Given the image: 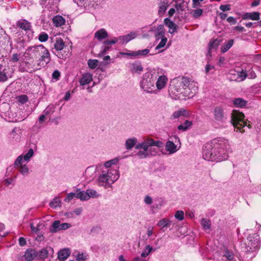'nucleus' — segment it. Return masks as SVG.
<instances>
[{
    "label": "nucleus",
    "instance_id": "nucleus-1",
    "mask_svg": "<svg viewBox=\"0 0 261 261\" xmlns=\"http://www.w3.org/2000/svg\"><path fill=\"white\" fill-rule=\"evenodd\" d=\"M231 152L229 142L224 138H217L206 144L203 149V158L212 162H222L228 158Z\"/></svg>",
    "mask_w": 261,
    "mask_h": 261
},
{
    "label": "nucleus",
    "instance_id": "nucleus-2",
    "mask_svg": "<svg viewBox=\"0 0 261 261\" xmlns=\"http://www.w3.org/2000/svg\"><path fill=\"white\" fill-rule=\"evenodd\" d=\"M118 158L98 164L97 185L105 188L111 187L119 178V171L114 166L117 164Z\"/></svg>",
    "mask_w": 261,
    "mask_h": 261
},
{
    "label": "nucleus",
    "instance_id": "nucleus-3",
    "mask_svg": "<svg viewBox=\"0 0 261 261\" xmlns=\"http://www.w3.org/2000/svg\"><path fill=\"white\" fill-rule=\"evenodd\" d=\"M24 56L28 59L34 60L39 58L37 64L34 63L33 67L28 69L30 72L40 69L50 61L49 51L42 44L29 47L25 51Z\"/></svg>",
    "mask_w": 261,
    "mask_h": 261
},
{
    "label": "nucleus",
    "instance_id": "nucleus-4",
    "mask_svg": "<svg viewBox=\"0 0 261 261\" xmlns=\"http://www.w3.org/2000/svg\"><path fill=\"white\" fill-rule=\"evenodd\" d=\"M170 91L179 98L181 96L192 97L197 90V83L186 77L174 79L171 83Z\"/></svg>",
    "mask_w": 261,
    "mask_h": 261
},
{
    "label": "nucleus",
    "instance_id": "nucleus-5",
    "mask_svg": "<svg viewBox=\"0 0 261 261\" xmlns=\"http://www.w3.org/2000/svg\"><path fill=\"white\" fill-rule=\"evenodd\" d=\"M163 146L164 144L162 141L147 138L136 145L135 148L139 150L136 155L140 159L160 154V148Z\"/></svg>",
    "mask_w": 261,
    "mask_h": 261
},
{
    "label": "nucleus",
    "instance_id": "nucleus-6",
    "mask_svg": "<svg viewBox=\"0 0 261 261\" xmlns=\"http://www.w3.org/2000/svg\"><path fill=\"white\" fill-rule=\"evenodd\" d=\"M160 71L161 68H154L143 75L140 84L144 91L148 93H155V82Z\"/></svg>",
    "mask_w": 261,
    "mask_h": 261
},
{
    "label": "nucleus",
    "instance_id": "nucleus-7",
    "mask_svg": "<svg viewBox=\"0 0 261 261\" xmlns=\"http://www.w3.org/2000/svg\"><path fill=\"white\" fill-rule=\"evenodd\" d=\"M33 155V149H30L27 153L18 156L15 162V168L23 176H27L29 174L30 170L27 164Z\"/></svg>",
    "mask_w": 261,
    "mask_h": 261
},
{
    "label": "nucleus",
    "instance_id": "nucleus-8",
    "mask_svg": "<svg viewBox=\"0 0 261 261\" xmlns=\"http://www.w3.org/2000/svg\"><path fill=\"white\" fill-rule=\"evenodd\" d=\"M232 123L236 131L243 133V128L247 126V123L244 120V115L239 111L234 110L231 114Z\"/></svg>",
    "mask_w": 261,
    "mask_h": 261
},
{
    "label": "nucleus",
    "instance_id": "nucleus-9",
    "mask_svg": "<svg viewBox=\"0 0 261 261\" xmlns=\"http://www.w3.org/2000/svg\"><path fill=\"white\" fill-rule=\"evenodd\" d=\"M170 139L165 144L166 150L169 154H173L177 151L180 147L179 138L176 136L170 137Z\"/></svg>",
    "mask_w": 261,
    "mask_h": 261
},
{
    "label": "nucleus",
    "instance_id": "nucleus-10",
    "mask_svg": "<svg viewBox=\"0 0 261 261\" xmlns=\"http://www.w3.org/2000/svg\"><path fill=\"white\" fill-rule=\"evenodd\" d=\"M164 72L163 69L161 68V71L159 73V76L155 82V94H157L164 89L167 85L168 79L166 75L164 74Z\"/></svg>",
    "mask_w": 261,
    "mask_h": 261
},
{
    "label": "nucleus",
    "instance_id": "nucleus-11",
    "mask_svg": "<svg viewBox=\"0 0 261 261\" xmlns=\"http://www.w3.org/2000/svg\"><path fill=\"white\" fill-rule=\"evenodd\" d=\"M141 31H147L148 32H153L155 41L157 42L162 37H165V30L164 25L162 24L159 25L157 27L154 26L146 27L141 30Z\"/></svg>",
    "mask_w": 261,
    "mask_h": 261
},
{
    "label": "nucleus",
    "instance_id": "nucleus-12",
    "mask_svg": "<svg viewBox=\"0 0 261 261\" xmlns=\"http://www.w3.org/2000/svg\"><path fill=\"white\" fill-rule=\"evenodd\" d=\"M246 70L236 71L231 70L229 73V78L231 81L241 82L244 81L247 77Z\"/></svg>",
    "mask_w": 261,
    "mask_h": 261
},
{
    "label": "nucleus",
    "instance_id": "nucleus-13",
    "mask_svg": "<svg viewBox=\"0 0 261 261\" xmlns=\"http://www.w3.org/2000/svg\"><path fill=\"white\" fill-rule=\"evenodd\" d=\"M14 72L13 68L9 66H3L0 64V82H5L11 77Z\"/></svg>",
    "mask_w": 261,
    "mask_h": 261
},
{
    "label": "nucleus",
    "instance_id": "nucleus-14",
    "mask_svg": "<svg viewBox=\"0 0 261 261\" xmlns=\"http://www.w3.org/2000/svg\"><path fill=\"white\" fill-rule=\"evenodd\" d=\"M71 226V224L68 223H61L60 221L56 220L54 221L50 231L51 232H57L61 230H64L68 229Z\"/></svg>",
    "mask_w": 261,
    "mask_h": 261
},
{
    "label": "nucleus",
    "instance_id": "nucleus-15",
    "mask_svg": "<svg viewBox=\"0 0 261 261\" xmlns=\"http://www.w3.org/2000/svg\"><path fill=\"white\" fill-rule=\"evenodd\" d=\"M259 236L257 234H253V235H250L247 238L248 240V247L249 249H258L260 246V241L259 240Z\"/></svg>",
    "mask_w": 261,
    "mask_h": 261
},
{
    "label": "nucleus",
    "instance_id": "nucleus-16",
    "mask_svg": "<svg viewBox=\"0 0 261 261\" xmlns=\"http://www.w3.org/2000/svg\"><path fill=\"white\" fill-rule=\"evenodd\" d=\"M30 226L32 232L34 234L39 233L40 230L44 227L43 222L39 219H36L31 222Z\"/></svg>",
    "mask_w": 261,
    "mask_h": 261
},
{
    "label": "nucleus",
    "instance_id": "nucleus-17",
    "mask_svg": "<svg viewBox=\"0 0 261 261\" xmlns=\"http://www.w3.org/2000/svg\"><path fill=\"white\" fill-rule=\"evenodd\" d=\"M214 115L215 120L219 122H223L226 119L224 110L221 107L218 106L215 108Z\"/></svg>",
    "mask_w": 261,
    "mask_h": 261
},
{
    "label": "nucleus",
    "instance_id": "nucleus-18",
    "mask_svg": "<svg viewBox=\"0 0 261 261\" xmlns=\"http://www.w3.org/2000/svg\"><path fill=\"white\" fill-rule=\"evenodd\" d=\"M98 164L96 166L88 167L85 170V175L89 181L93 180L96 177V173L98 174Z\"/></svg>",
    "mask_w": 261,
    "mask_h": 261
},
{
    "label": "nucleus",
    "instance_id": "nucleus-19",
    "mask_svg": "<svg viewBox=\"0 0 261 261\" xmlns=\"http://www.w3.org/2000/svg\"><path fill=\"white\" fill-rule=\"evenodd\" d=\"M10 106L8 103H3L0 105V113L3 117H8V118H5L8 121H14L15 120L10 116L11 112L9 111Z\"/></svg>",
    "mask_w": 261,
    "mask_h": 261
},
{
    "label": "nucleus",
    "instance_id": "nucleus-20",
    "mask_svg": "<svg viewBox=\"0 0 261 261\" xmlns=\"http://www.w3.org/2000/svg\"><path fill=\"white\" fill-rule=\"evenodd\" d=\"M137 35V32H132L127 35L119 36V40H120V44H123L127 43L130 40L135 39Z\"/></svg>",
    "mask_w": 261,
    "mask_h": 261
},
{
    "label": "nucleus",
    "instance_id": "nucleus-21",
    "mask_svg": "<svg viewBox=\"0 0 261 261\" xmlns=\"http://www.w3.org/2000/svg\"><path fill=\"white\" fill-rule=\"evenodd\" d=\"M38 256V252L33 249H27L24 253V258L26 261H32Z\"/></svg>",
    "mask_w": 261,
    "mask_h": 261
},
{
    "label": "nucleus",
    "instance_id": "nucleus-22",
    "mask_svg": "<svg viewBox=\"0 0 261 261\" xmlns=\"http://www.w3.org/2000/svg\"><path fill=\"white\" fill-rule=\"evenodd\" d=\"M171 224L174 225L175 223V222H173L172 221L170 220L169 219L165 218L161 219L158 222L156 225L160 227L162 230L165 231V229L169 227Z\"/></svg>",
    "mask_w": 261,
    "mask_h": 261
},
{
    "label": "nucleus",
    "instance_id": "nucleus-23",
    "mask_svg": "<svg viewBox=\"0 0 261 261\" xmlns=\"http://www.w3.org/2000/svg\"><path fill=\"white\" fill-rule=\"evenodd\" d=\"M164 22L165 25L168 28L169 33L173 34L176 32L177 27L173 21L169 18H166L164 19Z\"/></svg>",
    "mask_w": 261,
    "mask_h": 261
},
{
    "label": "nucleus",
    "instance_id": "nucleus-24",
    "mask_svg": "<svg viewBox=\"0 0 261 261\" xmlns=\"http://www.w3.org/2000/svg\"><path fill=\"white\" fill-rule=\"evenodd\" d=\"M190 115L189 113L184 109H180L175 111L171 115V119H174L180 117H188Z\"/></svg>",
    "mask_w": 261,
    "mask_h": 261
},
{
    "label": "nucleus",
    "instance_id": "nucleus-25",
    "mask_svg": "<svg viewBox=\"0 0 261 261\" xmlns=\"http://www.w3.org/2000/svg\"><path fill=\"white\" fill-rule=\"evenodd\" d=\"M129 68L133 73L140 74L143 70L141 63L138 62H135L130 64L129 65Z\"/></svg>",
    "mask_w": 261,
    "mask_h": 261
},
{
    "label": "nucleus",
    "instance_id": "nucleus-26",
    "mask_svg": "<svg viewBox=\"0 0 261 261\" xmlns=\"http://www.w3.org/2000/svg\"><path fill=\"white\" fill-rule=\"evenodd\" d=\"M93 80L92 74L87 72L83 74L80 80V83L81 86H85L89 84Z\"/></svg>",
    "mask_w": 261,
    "mask_h": 261
},
{
    "label": "nucleus",
    "instance_id": "nucleus-27",
    "mask_svg": "<svg viewBox=\"0 0 261 261\" xmlns=\"http://www.w3.org/2000/svg\"><path fill=\"white\" fill-rule=\"evenodd\" d=\"M21 130L19 127H15L9 134L10 138L18 141L21 138Z\"/></svg>",
    "mask_w": 261,
    "mask_h": 261
},
{
    "label": "nucleus",
    "instance_id": "nucleus-28",
    "mask_svg": "<svg viewBox=\"0 0 261 261\" xmlns=\"http://www.w3.org/2000/svg\"><path fill=\"white\" fill-rule=\"evenodd\" d=\"M70 250L68 248H64L61 250L58 254V257L60 260H65L70 254Z\"/></svg>",
    "mask_w": 261,
    "mask_h": 261
},
{
    "label": "nucleus",
    "instance_id": "nucleus-29",
    "mask_svg": "<svg viewBox=\"0 0 261 261\" xmlns=\"http://www.w3.org/2000/svg\"><path fill=\"white\" fill-rule=\"evenodd\" d=\"M243 19H250L253 20H258L259 19V13L257 12H247L243 15Z\"/></svg>",
    "mask_w": 261,
    "mask_h": 261
},
{
    "label": "nucleus",
    "instance_id": "nucleus-30",
    "mask_svg": "<svg viewBox=\"0 0 261 261\" xmlns=\"http://www.w3.org/2000/svg\"><path fill=\"white\" fill-rule=\"evenodd\" d=\"M108 36V34L105 29H101L96 31L94 34L95 39L99 41H101L106 38Z\"/></svg>",
    "mask_w": 261,
    "mask_h": 261
},
{
    "label": "nucleus",
    "instance_id": "nucleus-31",
    "mask_svg": "<svg viewBox=\"0 0 261 261\" xmlns=\"http://www.w3.org/2000/svg\"><path fill=\"white\" fill-rule=\"evenodd\" d=\"M138 140L135 137L127 139L125 143V148L127 150L132 149L137 144Z\"/></svg>",
    "mask_w": 261,
    "mask_h": 261
},
{
    "label": "nucleus",
    "instance_id": "nucleus-32",
    "mask_svg": "<svg viewBox=\"0 0 261 261\" xmlns=\"http://www.w3.org/2000/svg\"><path fill=\"white\" fill-rule=\"evenodd\" d=\"M54 25L56 27H61L65 23V19L60 15H56L53 19Z\"/></svg>",
    "mask_w": 261,
    "mask_h": 261
},
{
    "label": "nucleus",
    "instance_id": "nucleus-33",
    "mask_svg": "<svg viewBox=\"0 0 261 261\" xmlns=\"http://www.w3.org/2000/svg\"><path fill=\"white\" fill-rule=\"evenodd\" d=\"M55 49L58 51H61L63 49H66L65 43L61 38H57L54 44Z\"/></svg>",
    "mask_w": 261,
    "mask_h": 261
},
{
    "label": "nucleus",
    "instance_id": "nucleus-34",
    "mask_svg": "<svg viewBox=\"0 0 261 261\" xmlns=\"http://www.w3.org/2000/svg\"><path fill=\"white\" fill-rule=\"evenodd\" d=\"M17 25L21 29L24 30H28L31 28L30 23L24 19L18 21L17 22Z\"/></svg>",
    "mask_w": 261,
    "mask_h": 261
},
{
    "label": "nucleus",
    "instance_id": "nucleus-35",
    "mask_svg": "<svg viewBox=\"0 0 261 261\" xmlns=\"http://www.w3.org/2000/svg\"><path fill=\"white\" fill-rule=\"evenodd\" d=\"M87 190L86 191H81L77 189L76 192V198L80 199L82 201L88 200V197L87 196Z\"/></svg>",
    "mask_w": 261,
    "mask_h": 261
},
{
    "label": "nucleus",
    "instance_id": "nucleus-36",
    "mask_svg": "<svg viewBox=\"0 0 261 261\" xmlns=\"http://www.w3.org/2000/svg\"><path fill=\"white\" fill-rule=\"evenodd\" d=\"M233 104L238 108H243L247 105V101L242 98H237L233 100Z\"/></svg>",
    "mask_w": 261,
    "mask_h": 261
},
{
    "label": "nucleus",
    "instance_id": "nucleus-37",
    "mask_svg": "<svg viewBox=\"0 0 261 261\" xmlns=\"http://www.w3.org/2000/svg\"><path fill=\"white\" fill-rule=\"evenodd\" d=\"M201 225L202 226L203 229L205 231H210L211 226V221L206 218H203L201 221Z\"/></svg>",
    "mask_w": 261,
    "mask_h": 261
},
{
    "label": "nucleus",
    "instance_id": "nucleus-38",
    "mask_svg": "<svg viewBox=\"0 0 261 261\" xmlns=\"http://www.w3.org/2000/svg\"><path fill=\"white\" fill-rule=\"evenodd\" d=\"M234 40L233 39L229 40L227 42L225 43L221 47V52L224 53L229 50L233 45Z\"/></svg>",
    "mask_w": 261,
    "mask_h": 261
},
{
    "label": "nucleus",
    "instance_id": "nucleus-39",
    "mask_svg": "<svg viewBox=\"0 0 261 261\" xmlns=\"http://www.w3.org/2000/svg\"><path fill=\"white\" fill-rule=\"evenodd\" d=\"M149 53V49L145 48L142 50H138L137 51H134V59L136 58H140L146 56Z\"/></svg>",
    "mask_w": 261,
    "mask_h": 261
},
{
    "label": "nucleus",
    "instance_id": "nucleus-40",
    "mask_svg": "<svg viewBox=\"0 0 261 261\" xmlns=\"http://www.w3.org/2000/svg\"><path fill=\"white\" fill-rule=\"evenodd\" d=\"M192 124V122L189 121V120H186L184 123L181 124L177 126L178 129L182 131H186L189 128H190Z\"/></svg>",
    "mask_w": 261,
    "mask_h": 261
},
{
    "label": "nucleus",
    "instance_id": "nucleus-41",
    "mask_svg": "<svg viewBox=\"0 0 261 261\" xmlns=\"http://www.w3.org/2000/svg\"><path fill=\"white\" fill-rule=\"evenodd\" d=\"M87 194L88 197V200L90 198H96L100 196V194L94 189H87Z\"/></svg>",
    "mask_w": 261,
    "mask_h": 261
},
{
    "label": "nucleus",
    "instance_id": "nucleus-42",
    "mask_svg": "<svg viewBox=\"0 0 261 261\" xmlns=\"http://www.w3.org/2000/svg\"><path fill=\"white\" fill-rule=\"evenodd\" d=\"M219 41L217 39L210 41L208 45L209 54H210L213 49H216L219 45Z\"/></svg>",
    "mask_w": 261,
    "mask_h": 261
},
{
    "label": "nucleus",
    "instance_id": "nucleus-43",
    "mask_svg": "<svg viewBox=\"0 0 261 261\" xmlns=\"http://www.w3.org/2000/svg\"><path fill=\"white\" fill-rule=\"evenodd\" d=\"M48 251L46 248H43L38 252V259H44L48 256Z\"/></svg>",
    "mask_w": 261,
    "mask_h": 261
},
{
    "label": "nucleus",
    "instance_id": "nucleus-44",
    "mask_svg": "<svg viewBox=\"0 0 261 261\" xmlns=\"http://www.w3.org/2000/svg\"><path fill=\"white\" fill-rule=\"evenodd\" d=\"M153 248L150 245H148L146 246L141 254V257H145L148 256L151 252Z\"/></svg>",
    "mask_w": 261,
    "mask_h": 261
},
{
    "label": "nucleus",
    "instance_id": "nucleus-45",
    "mask_svg": "<svg viewBox=\"0 0 261 261\" xmlns=\"http://www.w3.org/2000/svg\"><path fill=\"white\" fill-rule=\"evenodd\" d=\"M91 1H74L76 5L80 7H83L85 10H89L90 2Z\"/></svg>",
    "mask_w": 261,
    "mask_h": 261
},
{
    "label": "nucleus",
    "instance_id": "nucleus-46",
    "mask_svg": "<svg viewBox=\"0 0 261 261\" xmlns=\"http://www.w3.org/2000/svg\"><path fill=\"white\" fill-rule=\"evenodd\" d=\"M160 42L156 46L155 49L156 50L160 49L161 48H163L165 46L167 42V38L166 37H162L160 39Z\"/></svg>",
    "mask_w": 261,
    "mask_h": 261
},
{
    "label": "nucleus",
    "instance_id": "nucleus-47",
    "mask_svg": "<svg viewBox=\"0 0 261 261\" xmlns=\"http://www.w3.org/2000/svg\"><path fill=\"white\" fill-rule=\"evenodd\" d=\"M119 37H114L111 39H108L104 41V45H113L115 43H118L120 44V40H119Z\"/></svg>",
    "mask_w": 261,
    "mask_h": 261
},
{
    "label": "nucleus",
    "instance_id": "nucleus-48",
    "mask_svg": "<svg viewBox=\"0 0 261 261\" xmlns=\"http://www.w3.org/2000/svg\"><path fill=\"white\" fill-rule=\"evenodd\" d=\"M88 256L87 253L80 252L75 255V258L77 261H85L88 258Z\"/></svg>",
    "mask_w": 261,
    "mask_h": 261
},
{
    "label": "nucleus",
    "instance_id": "nucleus-49",
    "mask_svg": "<svg viewBox=\"0 0 261 261\" xmlns=\"http://www.w3.org/2000/svg\"><path fill=\"white\" fill-rule=\"evenodd\" d=\"M87 63L90 69H94L98 66V61L96 59H89Z\"/></svg>",
    "mask_w": 261,
    "mask_h": 261
},
{
    "label": "nucleus",
    "instance_id": "nucleus-50",
    "mask_svg": "<svg viewBox=\"0 0 261 261\" xmlns=\"http://www.w3.org/2000/svg\"><path fill=\"white\" fill-rule=\"evenodd\" d=\"M168 7V5L167 3H165V2H161L160 4L159 9V13L160 15L163 14L164 12L166 11Z\"/></svg>",
    "mask_w": 261,
    "mask_h": 261
},
{
    "label": "nucleus",
    "instance_id": "nucleus-51",
    "mask_svg": "<svg viewBox=\"0 0 261 261\" xmlns=\"http://www.w3.org/2000/svg\"><path fill=\"white\" fill-rule=\"evenodd\" d=\"M55 107L54 105L48 106L44 111L43 113L46 116H49L51 115L55 111Z\"/></svg>",
    "mask_w": 261,
    "mask_h": 261
},
{
    "label": "nucleus",
    "instance_id": "nucleus-52",
    "mask_svg": "<svg viewBox=\"0 0 261 261\" xmlns=\"http://www.w3.org/2000/svg\"><path fill=\"white\" fill-rule=\"evenodd\" d=\"M61 204V200L59 197L55 198L53 200L50 202L49 205L51 207L56 208L60 206Z\"/></svg>",
    "mask_w": 261,
    "mask_h": 261
},
{
    "label": "nucleus",
    "instance_id": "nucleus-53",
    "mask_svg": "<svg viewBox=\"0 0 261 261\" xmlns=\"http://www.w3.org/2000/svg\"><path fill=\"white\" fill-rule=\"evenodd\" d=\"M175 219L179 221H182L184 219V212L182 211H177L174 215Z\"/></svg>",
    "mask_w": 261,
    "mask_h": 261
},
{
    "label": "nucleus",
    "instance_id": "nucleus-54",
    "mask_svg": "<svg viewBox=\"0 0 261 261\" xmlns=\"http://www.w3.org/2000/svg\"><path fill=\"white\" fill-rule=\"evenodd\" d=\"M48 39V35L44 32L41 33L38 36V39L40 42L46 41Z\"/></svg>",
    "mask_w": 261,
    "mask_h": 261
},
{
    "label": "nucleus",
    "instance_id": "nucleus-55",
    "mask_svg": "<svg viewBox=\"0 0 261 261\" xmlns=\"http://www.w3.org/2000/svg\"><path fill=\"white\" fill-rule=\"evenodd\" d=\"M203 13V10L201 9H196L192 11L193 16L195 18H197L200 17Z\"/></svg>",
    "mask_w": 261,
    "mask_h": 261
},
{
    "label": "nucleus",
    "instance_id": "nucleus-56",
    "mask_svg": "<svg viewBox=\"0 0 261 261\" xmlns=\"http://www.w3.org/2000/svg\"><path fill=\"white\" fill-rule=\"evenodd\" d=\"M74 197H76V193H68L66 197L65 198L64 201L68 203V202H70L71 200L72 199H73V198Z\"/></svg>",
    "mask_w": 261,
    "mask_h": 261
},
{
    "label": "nucleus",
    "instance_id": "nucleus-57",
    "mask_svg": "<svg viewBox=\"0 0 261 261\" xmlns=\"http://www.w3.org/2000/svg\"><path fill=\"white\" fill-rule=\"evenodd\" d=\"M144 202L147 205H151L153 203V199L149 195H146L144 198Z\"/></svg>",
    "mask_w": 261,
    "mask_h": 261
},
{
    "label": "nucleus",
    "instance_id": "nucleus-58",
    "mask_svg": "<svg viewBox=\"0 0 261 261\" xmlns=\"http://www.w3.org/2000/svg\"><path fill=\"white\" fill-rule=\"evenodd\" d=\"M134 51L128 50L127 52H119V54L124 56H129L132 57V58H134Z\"/></svg>",
    "mask_w": 261,
    "mask_h": 261
},
{
    "label": "nucleus",
    "instance_id": "nucleus-59",
    "mask_svg": "<svg viewBox=\"0 0 261 261\" xmlns=\"http://www.w3.org/2000/svg\"><path fill=\"white\" fill-rule=\"evenodd\" d=\"M214 66L207 64L205 68V72L206 74H208L211 70L214 69Z\"/></svg>",
    "mask_w": 261,
    "mask_h": 261
},
{
    "label": "nucleus",
    "instance_id": "nucleus-60",
    "mask_svg": "<svg viewBox=\"0 0 261 261\" xmlns=\"http://www.w3.org/2000/svg\"><path fill=\"white\" fill-rule=\"evenodd\" d=\"M19 60V55L17 54H14L12 55L11 58V61L13 62H17Z\"/></svg>",
    "mask_w": 261,
    "mask_h": 261
},
{
    "label": "nucleus",
    "instance_id": "nucleus-61",
    "mask_svg": "<svg viewBox=\"0 0 261 261\" xmlns=\"http://www.w3.org/2000/svg\"><path fill=\"white\" fill-rule=\"evenodd\" d=\"M28 101V97L25 95H21L19 97V101L22 103H24Z\"/></svg>",
    "mask_w": 261,
    "mask_h": 261
},
{
    "label": "nucleus",
    "instance_id": "nucleus-62",
    "mask_svg": "<svg viewBox=\"0 0 261 261\" xmlns=\"http://www.w3.org/2000/svg\"><path fill=\"white\" fill-rule=\"evenodd\" d=\"M220 9L223 12L226 11H228L230 9V5H221L220 7Z\"/></svg>",
    "mask_w": 261,
    "mask_h": 261
},
{
    "label": "nucleus",
    "instance_id": "nucleus-63",
    "mask_svg": "<svg viewBox=\"0 0 261 261\" xmlns=\"http://www.w3.org/2000/svg\"><path fill=\"white\" fill-rule=\"evenodd\" d=\"M247 77H248L249 79H254L256 77L255 72L251 70L248 71V73H247Z\"/></svg>",
    "mask_w": 261,
    "mask_h": 261
},
{
    "label": "nucleus",
    "instance_id": "nucleus-64",
    "mask_svg": "<svg viewBox=\"0 0 261 261\" xmlns=\"http://www.w3.org/2000/svg\"><path fill=\"white\" fill-rule=\"evenodd\" d=\"M60 73L58 70L54 71L52 74L53 78L56 79V80H58L59 79V77H60Z\"/></svg>",
    "mask_w": 261,
    "mask_h": 261
}]
</instances>
